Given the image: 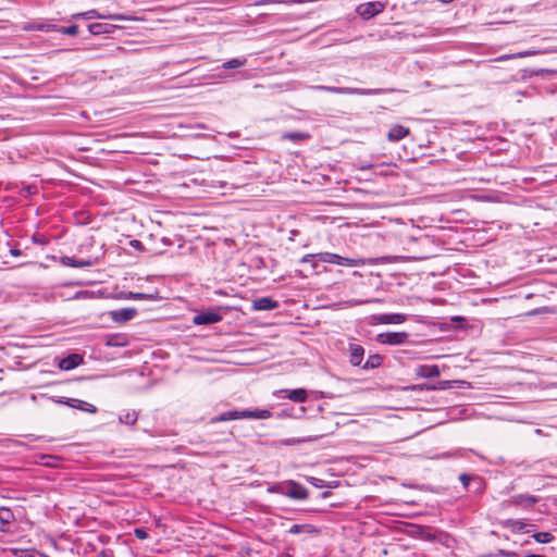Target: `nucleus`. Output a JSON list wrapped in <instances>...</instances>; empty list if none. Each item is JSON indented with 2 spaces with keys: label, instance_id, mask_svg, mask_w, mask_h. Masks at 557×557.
<instances>
[{
  "label": "nucleus",
  "instance_id": "c85d7f7f",
  "mask_svg": "<svg viewBox=\"0 0 557 557\" xmlns=\"http://www.w3.org/2000/svg\"><path fill=\"white\" fill-rule=\"evenodd\" d=\"M247 63L246 58H234L222 64V69L224 70H235L242 66H245Z\"/></svg>",
  "mask_w": 557,
  "mask_h": 557
},
{
  "label": "nucleus",
  "instance_id": "5701e85b",
  "mask_svg": "<svg viewBox=\"0 0 557 557\" xmlns=\"http://www.w3.org/2000/svg\"><path fill=\"white\" fill-rule=\"evenodd\" d=\"M306 480L317 488H335L338 486L337 482H329L315 476H307Z\"/></svg>",
  "mask_w": 557,
  "mask_h": 557
},
{
  "label": "nucleus",
  "instance_id": "6e6552de",
  "mask_svg": "<svg viewBox=\"0 0 557 557\" xmlns=\"http://www.w3.org/2000/svg\"><path fill=\"white\" fill-rule=\"evenodd\" d=\"M54 403L66 405L71 408L78 409L81 411L89 412V413H96L97 407L92 404H89L85 400L76 399V398H66V397H58L57 399H53Z\"/></svg>",
  "mask_w": 557,
  "mask_h": 557
},
{
  "label": "nucleus",
  "instance_id": "09e8293b",
  "mask_svg": "<svg viewBox=\"0 0 557 557\" xmlns=\"http://www.w3.org/2000/svg\"><path fill=\"white\" fill-rule=\"evenodd\" d=\"M280 557H293L290 554H282Z\"/></svg>",
  "mask_w": 557,
  "mask_h": 557
},
{
  "label": "nucleus",
  "instance_id": "3c124183",
  "mask_svg": "<svg viewBox=\"0 0 557 557\" xmlns=\"http://www.w3.org/2000/svg\"><path fill=\"white\" fill-rule=\"evenodd\" d=\"M510 57L509 55H506V57H500V60H504V59H509Z\"/></svg>",
  "mask_w": 557,
  "mask_h": 557
},
{
  "label": "nucleus",
  "instance_id": "7c9ffc66",
  "mask_svg": "<svg viewBox=\"0 0 557 557\" xmlns=\"http://www.w3.org/2000/svg\"><path fill=\"white\" fill-rule=\"evenodd\" d=\"M282 138L298 143V141L308 139L309 135L306 133H301V132H289V133L283 134Z\"/></svg>",
  "mask_w": 557,
  "mask_h": 557
},
{
  "label": "nucleus",
  "instance_id": "f03ea898",
  "mask_svg": "<svg viewBox=\"0 0 557 557\" xmlns=\"http://www.w3.org/2000/svg\"><path fill=\"white\" fill-rule=\"evenodd\" d=\"M272 416L268 409H245V410H230L211 418L210 423L225 422L238 419H269Z\"/></svg>",
  "mask_w": 557,
  "mask_h": 557
},
{
  "label": "nucleus",
  "instance_id": "79ce46f5",
  "mask_svg": "<svg viewBox=\"0 0 557 557\" xmlns=\"http://www.w3.org/2000/svg\"><path fill=\"white\" fill-rule=\"evenodd\" d=\"M129 245L137 249V250H143L144 249V246H143V243L140 240H137V239H133L129 242Z\"/></svg>",
  "mask_w": 557,
  "mask_h": 557
},
{
  "label": "nucleus",
  "instance_id": "72a5a7b5",
  "mask_svg": "<svg viewBox=\"0 0 557 557\" xmlns=\"http://www.w3.org/2000/svg\"><path fill=\"white\" fill-rule=\"evenodd\" d=\"M78 26L77 25H71V26H67V27H64V26H60V29H59V33L63 34V35H67V36H76L78 35Z\"/></svg>",
  "mask_w": 557,
  "mask_h": 557
},
{
  "label": "nucleus",
  "instance_id": "a878e982",
  "mask_svg": "<svg viewBox=\"0 0 557 557\" xmlns=\"http://www.w3.org/2000/svg\"><path fill=\"white\" fill-rule=\"evenodd\" d=\"M383 357L379 354L370 355L367 361L362 364L363 370L376 369L382 364Z\"/></svg>",
  "mask_w": 557,
  "mask_h": 557
},
{
  "label": "nucleus",
  "instance_id": "9b49d317",
  "mask_svg": "<svg viewBox=\"0 0 557 557\" xmlns=\"http://www.w3.org/2000/svg\"><path fill=\"white\" fill-rule=\"evenodd\" d=\"M222 320V314L218 310L202 311L194 315L193 323L195 325H209L218 323Z\"/></svg>",
  "mask_w": 557,
  "mask_h": 557
},
{
  "label": "nucleus",
  "instance_id": "393cba45",
  "mask_svg": "<svg viewBox=\"0 0 557 557\" xmlns=\"http://www.w3.org/2000/svg\"><path fill=\"white\" fill-rule=\"evenodd\" d=\"M138 420V413L135 410L123 411L119 416V421L122 424L134 425Z\"/></svg>",
  "mask_w": 557,
  "mask_h": 557
},
{
  "label": "nucleus",
  "instance_id": "423d86ee",
  "mask_svg": "<svg viewBox=\"0 0 557 557\" xmlns=\"http://www.w3.org/2000/svg\"><path fill=\"white\" fill-rule=\"evenodd\" d=\"M408 338L407 332H383L376 335L375 341L382 345L398 346L405 344Z\"/></svg>",
  "mask_w": 557,
  "mask_h": 557
},
{
  "label": "nucleus",
  "instance_id": "e433bc0d",
  "mask_svg": "<svg viewBox=\"0 0 557 557\" xmlns=\"http://www.w3.org/2000/svg\"><path fill=\"white\" fill-rule=\"evenodd\" d=\"M475 475L461 473L459 475V481L461 482L462 486L467 490L470 487V483L473 482Z\"/></svg>",
  "mask_w": 557,
  "mask_h": 557
},
{
  "label": "nucleus",
  "instance_id": "473e14b6",
  "mask_svg": "<svg viewBox=\"0 0 557 557\" xmlns=\"http://www.w3.org/2000/svg\"><path fill=\"white\" fill-rule=\"evenodd\" d=\"M32 29L41 30V32H58L60 26L57 24H37L32 26Z\"/></svg>",
  "mask_w": 557,
  "mask_h": 557
},
{
  "label": "nucleus",
  "instance_id": "37998d69",
  "mask_svg": "<svg viewBox=\"0 0 557 557\" xmlns=\"http://www.w3.org/2000/svg\"><path fill=\"white\" fill-rule=\"evenodd\" d=\"M301 442H305V440H301ZM300 443V440H296V438H289L287 441H285V444L287 445H294V444H298Z\"/></svg>",
  "mask_w": 557,
  "mask_h": 557
},
{
  "label": "nucleus",
  "instance_id": "a19ab883",
  "mask_svg": "<svg viewBox=\"0 0 557 557\" xmlns=\"http://www.w3.org/2000/svg\"><path fill=\"white\" fill-rule=\"evenodd\" d=\"M555 71L553 70L541 69L536 71L535 75L545 77L547 75H553Z\"/></svg>",
  "mask_w": 557,
  "mask_h": 557
},
{
  "label": "nucleus",
  "instance_id": "a18cd8bd",
  "mask_svg": "<svg viewBox=\"0 0 557 557\" xmlns=\"http://www.w3.org/2000/svg\"><path fill=\"white\" fill-rule=\"evenodd\" d=\"M317 260H318V259H313V260H311V261H307L306 263L311 264L312 270H315V269H317V267H318V264H317Z\"/></svg>",
  "mask_w": 557,
  "mask_h": 557
},
{
  "label": "nucleus",
  "instance_id": "4468645a",
  "mask_svg": "<svg viewBox=\"0 0 557 557\" xmlns=\"http://www.w3.org/2000/svg\"><path fill=\"white\" fill-rule=\"evenodd\" d=\"M348 352H349V362L351 363V366H354V367L361 366V362L364 357V348L359 344L350 343L348 346Z\"/></svg>",
  "mask_w": 557,
  "mask_h": 557
},
{
  "label": "nucleus",
  "instance_id": "2eb2a0df",
  "mask_svg": "<svg viewBox=\"0 0 557 557\" xmlns=\"http://www.w3.org/2000/svg\"><path fill=\"white\" fill-rule=\"evenodd\" d=\"M84 362L83 356L78 354H71L59 361V368L61 370H73Z\"/></svg>",
  "mask_w": 557,
  "mask_h": 557
},
{
  "label": "nucleus",
  "instance_id": "412c9836",
  "mask_svg": "<svg viewBox=\"0 0 557 557\" xmlns=\"http://www.w3.org/2000/svg\"><path fill=\"white\" fill-rule=\"evenodd\" d=\"M409 134V128L403 125H394L387 133V138L391 141H399Z\"/></svg>",
  "mask_w": 557,
  "mask_h": 557
},
{
  "label": "nucleus",
  "instance_id": "f257e3e1",
  "mask_svg": "<svg viewBox=\"0 0 557 557\" xmlns=\"http://www.w3.org/2000/svg\"><path fill=\"white\" fill-rule=\"evenodd\" d=\"M267 492L270 494H280L294 500H305L309 497V491L294 480L273 483L268 486Z\"/></svg>",
  "mask_w": 557,
  "mask_h": 557
},
{
  "label": "nucleus",
  "instance_id": "a211bd4d",
  "mask_svg": "<svg viewBox=\"0 0 557 557\" xmlns=\"http://www.w3.org/2000/svg\"><path fill=\"white\" fill-rule=\"evenodd\" d=\"M15 521L13 511L7 507H0V532L10 531L11 524Z\"/></svg>",
  "mask_w": 557,
  "mask_h": 557
},
{
  "label": "nucleus",
  "instance_id": "ea45409f",
  "mask_svg": "<svg viewBox=\"0 0 557 557\" xmlns=\"http://www.w3.org/2000/svg\"><path fill=\"white\" fill-rule=\"evenodd\" d=\"M134 534L139 540H146L148 537V533L144 529H135Z\"/></svg>",
  "mask_w": 557,
  "mask_h": 557
},
{
  "label": "nucleus",
  "instance_id": "2f4dec72",
  "mask_svg": "<svg viewBox=\"0 0 557 557\" xmlns=\"http://www.w3.org/2000/svg\"><path fill=\"white\" fill-rule=\"evenodd\" d=\"M106 344L109 347H123L127 344V342H126L125 337H123L121 335H113L108 338Z\"/></svg>",
  "mask_w": 557,
  "mask_h": 557
},
{
  "label": "nucleus",
  "instance_id": "49530a36",
  "mask_svg": "<svg viewBox=\"0 0 557 557\" xmlns=\"http://www.w3.org/2000/svg\"><path fill=\"white\" fill-rule=\"evenodd\" d=\"M330 496H331V492H329V491L323 492V493L321 494V497H322V498H327V497H330Z\"/></svg>",
  "mask_w": 557,
  "mask_h": 557
},
{
  "label": "nucleus",
  "instance_id": "bb28decb",
  "mask_svg": "<svg viewBox=\"0 0 557 557\" xmlns=\"http://www.w3.org/2000/svg\"><path fill=\"white\" fill-rule=\"evenodd\" d=\"M124 298L128 299V300H151V301H154V300L158 299V295L157 294H145V293L128 292L127 294H125Z\"/></svg>",
  "mask_w": 557,
  "mask_h": 557
},
{
  "label": "nucleus",
  "instance_id": "f3484780",
  "mask_svg": "<svg viewBox=\"0 0 557 557\" xmlns=\"http://www.w3.org/2000/svg\"><path fill=\"white\" fill-rule=\"evenodd\" d=\"M414 372L417 376L424 379L437 377L441 375L440 368L436 364H419Z\"/></svg>",
  "mask_w": 557,
  "mask_h": 557
},
{
  "label": "nucleus",
  "instance_id": "f8f14e48",
  "mask_svg": "<svg viewBox=\"0 0 557 557\" xmlns=\"http://www.w3.org/2000/svg\"><path fill=\"white\" fill-rule=\"evenodd\" d=\"M137 314V310L135 308H122L117 310H112L109 312L110 318L115 323H126L131 320H133Z\"/></svg>",
  "mask_w": 557,
  "mask_h": 557
},
{
  "label": "nucleus",
  "instance_id": "aec40b11",
  "mask_svg": "<svg viewBox=\"0 0 557 557\" xmlns=\"http://www.w3.org/2000/svg\"><path fill=\"white\" fill-rule=\"evenodd\" d=\"M288 533L289 534L306 533V534L315 536V535L320 534V530L315 525L309 524V523L294 524L289 528Z\"/></svg>",
  "mask_w": 557,
  "mask_h": 557
},
{
  "label": "nucleus",
  "instance_id": "b1692460",
  "mask_svg": "<svg viewBox=\"0 0 557 557\" xmlns=\"http://www.w3.org/2000/svg\"><path fill=\"white\" fill-rule=\"evenodd\" d=\"M62 263L72 268H86L90 267L92 263L89 260L84 259H75L73 257H62Z\"/></svg>",
  "mask_w": 557,
  "mask_h": 557
},
{
  "label": "nucleus",
  "instance_id": "4c0bfd02",
  "mask_svg": "<svg viewBox=\"0 0 557 557\" xmlns=\"http://www.w3.org/2000/svg\"><path fill=\"white\" fill-rule=\"evenodd\" d=\"M33 242L37 245L45 246L48 244V239L45 235L36 233L32 237Z\"/></svg>",
  "mask_w": 557,
  "mask_h": 557
},
{
  "label": "nucleus",
  "instance_id": "39448f33",
  "mask_svg": "<svg viewBox=\"0 0 557 557\" xmlns=\"http://www.w3.org/2000/svg\"><path fill=\"white\" fill-rule=\"evenodd\" d=\"M385 7H386L385 2L369 1V2H364V3H360L357 7L356 12L361 18L368 21V20L374 17L375 15L380 14L381 12H383Z\"/></svg>",
  "mask_w": 557,
  "mask_h": 557
},
{
  "label": "nucleus",
  "instance_id": "20e7f679",
  "mask_svg": "<svg viewBox=\"0 0 557 557\" xmlns=\"http://www.w3.org/2000/svg\"><path fill=\"white\" fill-rule=\"evenodd\" d=\"M313 89L323 90V91L331 92V94L358 95V96L380 95L385 91L382 88L367 89V88L335 87V86H323V85L314 86Z\"/></svg>",
  "mask_w": 557,
  "mask_h": 557
},
{
  "label": "nucleus",
  "instance_id": "ddd939ff",
  "mask_svg": "<svg viewBox=\"0 0 557 557\" xmlns=\"http://www.w3.org/2000/svg\"><path fill=\"white\" fill-rule=\"evenodd\" d=\"M74 18H83V20H91V18H108L112 21H124L126 17L122 14H110L103 15L99 13L97 10H88L86 12L76 13L73 15Z\"/></svg>",
  "mask_w": 557,
  "mask_h": 557
},
{
  "label": "nucleus",
  "instance_id": "cd10ccee",
  "mask_svg": "<svg viewBox=\"0 0 557 557\" xmlns=\"http://www.w3.org/2000/svg\"><path fill=\"white\" fill-rule=\"evenodd\" d=\"M448 383H449L448 381H443V382L438 383V386L430 385V384H416V385H412V386H410L408 388L410 391H413V392L434 391V389H437V388H446Z\"/></svg>",
  "mask_w": 557,
  "mask_h": 557
},
{
  "label": "nucleus",
  "instance_id": "9d476101",
  "mask_svg": "<svg viewBox=\"0 0 557 557\" xmlns=\"http://www.w3.org/2000/svg\"><path fill=\"white\" fill-rule=\"evenodd\" d=\"M407 320L404 313H381L371 317L372 324H400Z\"/></svg>",
  "mask_w": 557,
  "mask_h": 557
},
{
  "label": "nucleus",
  "instance_id": "6ab92c4d",
  "mask_svg": "<svg viewBox=\"0 0 557 557\" xmlns=\"http://www.w3.org/2000/svg\"><path fill=\"white\" fill-rule=\"evenodd\" d=\"M281 397L288 398L295 403H305L307 400V391L305 388H296V389H281Z\"/></svg>",
  "mask_w": 557,
  "mask_h": 557
},
{
  "label": "nucleus",
  "instance_id": "f704fd0d",
  "mask_svg": "<svg viewBox=\"0 0 557 557\" xmlns=\"http://www.w3.org/2000/svg\"><path fill=\"white\" fill-rule=\"evenodd\" d=\"M496 556L500 557H520L516 552L498 549ZM480 557H493L492 554L481 555Z\"/></svg>",
  "mask_w": 557,
  "mask_h": 557
},
{
  "label": "nucleus",
  "instance_id": "c756f323",
  "mask_svg": "<svg viewBox=\"0 0 557 557\" xmlns=\"http://www.w3.org/2000/svg\"><path fill=\"white\" fill-rule=\"evenodd\" d=\"M537 543L548 544L555 540V536L549 532H535L532 535Z\"/></svg>",
  "mask_w": 557,
  "mask_h": 557
},
{
  "label": "nucleus",
  "instance_id": "de8ad7c7",
  "mask_svg": "<svg viewBox=\"0 0 557 557\" xmlns=\"http://www.w3.org/2000/svg\"><path fill=\"white\" fill-rule=\"evenodd\" d=\"M524 557H544L543 555L529 553Z\"/></svg>",
  "mask_w": 557,
  "mask_h": 557
},
{
  "label": "nucleus",
  "instance_id": "dca6fc26",
  "mask_svg": "<svg viewBox=\"0 0 557 557\" xmlns=\"http://www.w3.org/2000/svg\"><path fill=\"white\" fill-rule=\"evenodd\" d=\"M251 307L257 311H270L278 308V301L272 299L271 297H260L252 301Z\"/></svg>",
  "mask_w": 557,
  "mask_h": 557
},
{
  "label": "nucleus",
  "instance_id": "4be33fe9",
  "mask_svg": "<svg viewBox=\"0 0 557 557\" xmlns=\"http://www.w3.org/2000/svg\"><path fill=\"white\" fill-rule=\"evenodd\" d=\"M115 26L108 23H91L88 25V30L92 35H104L111 34L114 30Z\"/></svg>",
  "mask_w": 557,
  "mask_h": 557
},
{
  "label": "nucleus",
  "instance_id": "8fccbe9b",
  "mask_svg": "<svg viewBox=\"0 0 557 557\" xmlns=\"http://www.w3.org/2000/svg\"><path fill=\"white\" fill-rule=\"evenodd\" d=\"M530 543H531V542H530V540H525V541L522 543V545H529Z\"/></svg>",
  "mask_w": 557,
  "mask_h": 557
},
{
  "label": "nucleus",
  "instance_id": "7ed1b4c3",
  "mask_svg": "<svg viewBox=\"0 0 557 557\" xmlns=\"http://www.w3.org/2000/svg\"><path fill=\"white\" fill-rule=\"evenodd\" d=\"M313 259H318V261L325 263H333L345 267H355L357 264L355 259L345 258L332 252L308 253L301 258L300 262H307Z\"/></svg>",
  "mask_w": 557,
  "mask_h": 557
},
{
  "label": "nucleus",
  "instance_id": "58836bf2",
  "mask_svg": "<svg viewBox=\"0 0 557 557\" xmlns=\"http://www.w3.org/2000/svg\"><path fill=\"white\" fill-rule=\"evenodd\" d=\"M539 53H541V51H537V50H525V51L518 52L517 54H513L512 58H515V57L524 58V57L535 55V54H539Z\"/></svg>",
  "mask_w": 557,
  "mask_h": 557
},
{
  "label": "nucleus",
  "instance_id": "1a4fd4ad",
  "mask_svg": "<svg viewBox=\"0 0 557 557\" xmlns=\"http://www.w3.org/2000/svg\"><path fill=\"white\" fill-rule=\"evenodd\" d=\"M539 498L530 494H517L507 499L504 504L507 506L522 507L524 509L532 508Z\"/></svg>",
  "mask_w": 557,
  "mask_h": 557
},
{
  "label": "nucleus",
  "instance_id": "0eeeda50",
  "mask_svg": "<svg viewBox=\"0 0 557 557\" xmlns=\"http://www.w3.org/2000/svg\"><path fill=\"white\" fill-rule=\"evenodd\" d=\"M500 525L512 533H530L535 530V524L527 523L522 519H506L500 522Z\"/></svg>",
  "mask_w": 557,
  "mask_h": 557
},
{
  "label": "nucleus",
  "instance_id": "c03bdc74",
  "mask_svg": "<svg viewBox=\"0 0 557 557\" xmlns=\"http://www.w3.org/2000/svg\"><path fill=\"white\" fill-rule=\"evenodd\" d=\"M10 253H11L12 256H14V257H17V256H21V255H22L21 250H20V249H16V248L11 249V250H10Z\"/></svg>",
  "mask_w": 557,
  "mask_h": 557
},
{
  "label": "nucleus",
  "instance_id": "c9c22d12",
  "mask_svg": "<svg viewBox=\"0 0 557 557\" xmlns=\"http://www.w3.org/2000/svg\"><path fill=\"white\" fill-rule=\"evenodd\" d=\"M484 490V482L480 476H474L473 479V490L472 492L475 494L482 493Z\"/></svg>",
  "mask_w": 557,
  "mask_h": 557
}]
</instances>
